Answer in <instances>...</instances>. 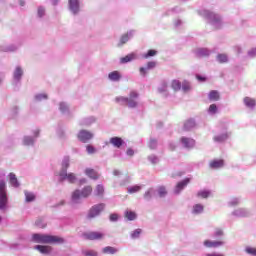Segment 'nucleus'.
<instances>
[{
  "label": "nucleus",
  "instance_id": "nucleus-9",
  "mask_svg": "<svg viewBox=\"0 0 256 256\" xmlns=\"http://www.w3.org/2000/svg\"><path fill=\"white\" fill-rule=\"evenodd\" d=\"M180 141L186 149H193L195 147V139L182 137Z\"/></svg>",
  "mask_w": 256,
  "mask_h": 256
},
{
  "label": "nucleus",
  "instance_id": "nucleus-20",
  "mask_svg": "<svg viewBox=\"0 0 256 256\" xmlns=\"http://www.w3.org/2000/svg\"><path fill=\"white\" fill-rule=\"evenodd\" d=\"M244 104L246 105V107L253 109V107H255V105H256V100L251 97H245Z\"/></svg>",
  "mask_w": 256,
  "mask_h": 256
},
{
  "label": "nucleus",
  "instance_id": "nucleus-46",
  "mask_svg": "<svg viewBox=\"0 0 256 256\" xmlns=\"http://www.w3.org/2000/svg\"><path fill=\"white\" fill-rule=\"evenodd\" d=\"M209 113H217V104H211L208 109Z\"/></svg>",
  "mask_w": 256,
  "mask_h": 256
},
{
  "label": "nucleus",
  "instance_id": "nucleus-4",
  "mask_svg": "<svg viewBox=\"0 0 256 256\" xmlns=\"http://www.w3.org/2000/svg\"><path fill=\"white\" fill-rule=\"evenodd\" d=\"M103 211H105V203L93 205L88 212V219H95V217H99Z\"/></svg>",
  "mask_w": 256,
  "mask_h": 256
},
{
  "label": "nucleus",
  "instance_id": "nucleus-34",
  "mask_svg": "<svg viewBox=\"0 0 256 256\" xmlns=\"http://www.w3.org/2000/svg\"><path fill=\"white\" fill-rule=\"evenodd\" d=\"M141 233H143V230H141V228H138V229L134 230L131 233L132 239H139V236L141 235Z\"/></svg>",
  "mask_w": 256,
  "mask_h": 256
},
{
  "label": "nucleus",
  "instance_id": "nucleus-5",
  "mask_svg": "<svg viewBox=\"0 0 256 256\" xmlns=\"http://www.w3.org/2000/svg\"><path fill=\"white\" fill-rule=\"evenodd\" d=\"M5 181H0V209H5L7 206V190Z\"/></svg>",
  "mask_w": 256,
  "mask_h": 256
},
{
  "label": "nucleus",
  "instance_id": "nucleus-10",
  "mask_svg": "<svg viewBox=\"0 0 256 256\" xmlns=\"http://www.w3.org/2000/svg\"><path fill=\"white\" fill-rule=\"evenodd\" d=\"M110 143L111 145H113V147H116V149H121L123 143H125L123 141V138L121 137H112L110 138Z\"/></svg>",
  "mask_w": 256,
  "mask_h": 256
},
{
  "label": "nucleus",
  "instance_id": "nucleus-60",
  "mask_svg": "<svg viewBox=\"0 0 256 256\" xmlns=\"http://www.w3.org/2000/svg\"><path fill=\"white\" fill-rule=\"evenodd\" d=\"M208 17H209L210 19H213V17H215V14L209 13V14H208Z\"/></svg>",
  "mask_w": 256,
  "mask_h": 256
},
{
  "label": "nucleus",
  "instance_id": "nucleus-42",
  "mask_svg": "<svg viewBox=\"0 0 256 256\" xmlns=\"http://www.w3.org/2000/svg\"><path fill=\"white\" fill-rule=\"evenodd\" d=\"M141 191V186H133L128 188V193H137Z\"/></svg>",
  "mask_w": 256,
  "mask_h": 256
},
{
  "label": "nucleus",
  "instance_id": "nucleus-64",
  "mask_svg": "<svg viewBox=\"0 0 256 256\" xmlns=\"http://www.w3.org/2000/svg\"><path fill=\"white\" fill-rule=\"evenodd\" d=\"M20 5H25V3L24 2H20Z\"/></svg>",
  "mask_w": 256,
  "mask_h": 256
},
{
  "label": "nucleus",
  "instance_id": "nucleus-58",
  "mask_svg": "<svg viewBox=\"0 0 256 256\" xmlns=\"http://www.w3.org/2000/svg\"><path fill=\"white\" fill-rule=\"evenodd\" d=\"M160 92L167 91V83H163V89H159Z\"/></svg>",
  "mask_w": 256,
  "mask_h": 256
},
{
  "label": "nucleus",
  "instance_id": "nucleus-24",
  "mask_svg": "<svg viewBox=\"0 0 256 256\" xmlns=\"http://www.w3.org/2000/svg\"><path fill=\"white\" fill-rule=\"evenodd\" d=\"M204 206L202 204H195L193 206V210H192V213L194 215H199L200 213H202L204 211Z\"/></svg>",
  "mask_w": 256,
  "mask_h": 256
},
{
  "label": "nucleus",
  "instance_id": "nucleus-50",
  "mask_svg": "<svg viewBox=\"0 0 256 256\" xmlns=\"http://www.w3.org/2000/svg\"><path fill=\"white\" fill-rule=\"evenodd\" d=\"M86 150H87V152H88L89 154L95 153V147H93V146H91V145H88V146L86 147Z\"/></svg>",
  "mask_w": 256,
  "mask_h": 256
},
{
  "label": "nucleus",
  "instance_id": "nucleus-36",
  "mask_svg": "<svg viewBox=\"0 0 256 256\" xmlns=\"http://www.w3.org/2000/svg\"><path fill=\"white\" fill-rule=\"evenodd\" d=\"M148 147L149 149H157V140L155 138L150 139Z\"/></svg>",
  "mask_w": 256,
  "mask_h": 256
},
{
  "label": "nucleus",
  "instance_id": "nucleus-41",
  "mask_svg": "<svg viewBox=\"0 0 256 256\" xmlns=\"http://www.w3.org/2000/svg\"><path fill=\"white\" fill-rule=\"evenodd\" d=\"M199 57H207L209 55V50L207 49H200L198 51Z\"/></svg>",
  "mask_w": 256,
  "mask_h": 256
},
{
  "label": "nucleus",
  "instance_id": "nucleus-39",
  "mask_svg": "<svg viewBox=\"0 0 256 256\" xmlns=\"http://www.w3.org/2000/svg\"><path fill=\"white\" fill-rule=\"evenodd\" d=\"M246 253H248V255H253V256H256V248L254 247H246L245 249Z\"/></svg>",
  "mask_w": 256,
  "mask_h": 256
},
{
  "label": "nucleus",
  "instance_id": "nucleus-47",
  "mask_svg": "<svg viewBox=\"0 0 256 256\" xmlns=\"http://www.w3.org/2000/svg\"><path fill=\"white\" fill-rule=\"evenodd\" d=\"M152 195H153V189H149L148 191L145 192L144 198L151 199Z\"/></svg>",
  "mask_w": 256,
  "mask_h": 256
},
{
  "label": "nucleus",
  "instance_id": "nucleus-48",
  "mask_svg": "<svg viewBox=\"0 0 256 256\" xmlns=\"http://www.w3.org/2000/svg\"><path fill=\"white\" fill-rule=\"evenodd\" d=\"M24 145H33V138L25 137L24 138Z\"/></svg>",
  "mask_w": 256,
  "mask_h": 256
},
{
  "label": "nucleus",
  "instance_id": "nucleus-13",
  "mask_svg": "<svg viewBox=\"0 0 256 256\" xmlns=\"http://www.w3.org/2000/svg\"><path fill=\"white\" fill-rule=\"evenodd\" d=\"M35 249H37V251L42 253V255H49V253L53 251V248H51V246H43V245H37L35 246Z\"/></svg>",
  "mask_w": 256,
  "mask_h": 256
},
{
  "label": "nucleus",
  "instance_id": "nucleus-25",
  "mask_svg": "<svg viewBox=\"0 0 256 256\" xmlns=\"http://www.w3.org/2000/svg\"><path fill=\"white\" fill-rule=\"evenodd\" d=\"M10 184L12 187H19V180H17V176L13 173L9 174Z\"/></svg>",
  "mask_w": 256,
  "mask_h": 256
},
{
  "label": "nucleus",
  "instance_id": "nucleus-55",
  "mask_svg": "<svg viewBox=\"0 0 256 256\" xmlns=\"http://www.w3.org/2000/svg\"><path fill=\"white\" fill-rule=\"evenodd\" d=\"M60 111H62V113H65V111H67V106L65 103H60Z\"/></svg>",
  "mask_w": 256,
  "mask_h": 256
},
{
  "label": "nucleus",
  "instance_id": "nucleus-12",
  "mask_svg": "<svg viewBox=\"0 0 256 256\" xmlns=\"http://www.w3.org/2000/svg\"><path fill=\"white\" fill-rule=\"evenodd\" d=\"M69 9L72 13H79V0H69Z\"/></svg>",
  "mask_w": 256,
  "mask_h": 256
},
{
  "label": "nucleus",
  "instance_id": "nucleus-37",
  "mask_svg": "<svg viewBox=\"0 0 256 256\" xmlns=\"http://www.w3.org/2000/svg\"><path fill=\"white\" fill-rule=\"evenodd\" d=\"M157 55V50H148L146 54H144V59H149V57H155Z\"/></svg>",
  "mask_w": 256,
  "mask_h": 256
},
{
  "label": "nucleus",
  "instance_id": "nucleus-6",
  "mask_svg": "<svg viewBox=\"0 0 256 256\" xmlns=\"http://www.w3.org/2000/svg\"><path fill=\"white\" fill-rule=\"evenodd\" d=\"M84 239H87L88 241H101L103 237H105V234L102 232H86L83 234Z\"/></svg>",
  "mask_w": 256,
  "mask_h": 256
},
{
  "label": "nucleus",
  "instance_id": "nucleus-33",
  "mask_svg": "<svg viewBox=\"0 0 256 256\" xmlns=\"http://www.w3.org/2000/svg\"><path fill=\"white\" fill-rule=\"evenodd\" d=\"M157 191L159 197H165L167 195V188L165 186H159Z\"/></svg>",
  "mask_w": 256,
  "mask_h": 256
},
{
  "label": "nucleus",
  "instance_id": "nucleus-54",
  "mask_svg": "<svg viewBox=\"0 0 256 256\" xmlns=\"http://www.w3.org/2000/svg\"><path fill=\"white\" fill-rule=\"evenodd\" d=\"M37 101H41V99H47V95L46 94H39L36 96Z\"/></svg>",
  "mask_w": 256,
  "mask_h": 256
},
{
  "label": "nucleus",
  "instance_id": "nucleus-22",
  "mask_svg": "<svg viewBox=\"0 0 256 256\" xmlns=\"http://www.w3.org/2000/svg\"><path fill=\"white\" fill-rule=\"evenodd\" d=\"M108 79H110V81H119L121 79V74L119 71H113L109 73Z\"/></svg>",
  "mask_w": 256,
  "mask_h": 256
},
{
  "label": "nucleus",
  "instance_id": "nucleus-59",
  "mask_svg": "<svg viewBox=\"0 0 256 256\" xmlns=\"http://www.w3.org/2000/svg\"><path fill=\"white\" fill-rule=\"evenodd\" d=\"M206 256H223V254H207Z\"/></svg>",
  "mask_w": 256,
  "mask_h": 256
},
{
  "label": "nucleus",
  "instance_id": "nucleus-17",
  "mask_svg": "<svg viewBox=\"0 0 256 256\" xmlns=\"http://www.w3.org/2000/svg\"><path fill=\"white\" fill-rule=\"evenodd\" d=\"M67 169H69V158H65L62 162V170L59 173V176L67 175Z\"/></svg>",
  "mask_w": 256,
  "mask_h": 256
},
{
  "label": "nucleus",
  "instance_id": "nucleus-63",
  "mask_svg": "<svg viewBox=\"0 0 256 256\" xmlns=\"http://www.w3.org/2000/svg\"><path fill=\"white\" fill-rule=\"evenodd\" d=\"M153 163H157V158H154V161H153Z\"/></svg>",
  "mask_w": 256,
  "mask_h": 256
},
{
  "label": "nucleus",
  "instance_id": "nucleus-61",
  "mask_svg": "<svg viewBox=\"0 0 256 256\" xmlns=\"http://www.w3.org/2000/svg\"><path fill=\"white\" fill-rule=\"evenodd\" d=\"M251 55H256V48L250 52Z\"/></svg>",
  "mask_w": 256,
  "mask_h": 256
},
{
  "label": "nucleus",
  "instance_id": "nucleus-27",
  "mask_svg": "<svg viewBox=\"0 0 256 256\" xmlns=\"http://www.w3.org/2000/svg\"><path fill=\"white\" fill-rule=\"evenodd\" d=\"M61 179H67L70 183H75L77 177L75 176V174L73 173H70V174H67L66 172V175H63V176H60Z\"/></svg>",
  "mask_w": 256,
  "mask_h": 256
},
{
  "label": "nucleus",
  "instance_id": "nucleus-7",
  "mask_svg": "<svg viewBox=\"0 0 256 256\" xmlns=\"http://www.w3.org/2000/svg\"><path fill=\"white\" fill-rule=\"evenodd\" d=\"M77 137L82 143H88L91 141V139H93V133L87 130H80Z\"/></svg>",
  "mask_w": 256,
  "mask_h": 256
},
{
  "label": "nucleus",
  "instance_id": "nucleus-49",
  "mask_svg": "<svg viewBox=\"0 0 256 256\" xmlns=\"http://www.w3.org/2000/svg\"><path fill=\"white\" fill-rule=\"evenodd\" d=\"M85 256H97V252L95 250H88L84 252Z\"/></svg>",
  "mask_w": 256,
  "mask_h": 256
},
{
  "label": "nucleus",
  "instance_id": "nucleus-8",
  "mask_svg": "<svg viewBox=\"0 0 256 256\" xmlns=\"http://www.w3.org/2000/svg\"><path fill=\"white\" fill-rule=\"evenodd\" d=\"M225 242H223L222 240H205L204 241V247H207L208 249L211 248H217V247H221V245H224Z\"/></svg>",
  "mask_w": 256,
  "mask_h": 256
},
{
  "label": "nucleus",
  "instance_id": "nucleus-43",
  "mask_svg": "<svg viewBox=\"0 0 256 256\" xmlns=\"http://www.w3.org/2000/svg\"><path fill=\"white\" fill-rule=\"evenodd\" d=\"M223 235H224L223 229H220V228L215 229V232H214L215 237H223Z\"/></svg>",
  "mask_w": 256,
  "mask_h": 256
},
{
  "label": "nucleus",
  "instance_id": "nucleus-38",
  "mask_svg": "<svg viewBox=\"0 0 256 256\" xmlns=\"http://www.w3.org/2000/svg\"><path fill=\"white\" fill-rule=\"evenodd\" d=\"M182 90L184 93H187V91H191V84H189V82H183Z\"/></svg>",
  "mask_w": 256,
  "mask_h": 256
},
{
  "label": "nucleus",
  "instance_id": "nucleus-62",
  "mask_svg": "<svg viewBox=\"0 0 256 256\" xmlns=\"http://www.w3.org/2000/svg\"><path fill=\"white\" fill-rule=\"evenodd\" d=\"M114 175H120V172L117 171V170H115V171H114Z\"/></svg>",
  "mask_w": 256,
  "mask_h": 256
},
{
  "label": "nucleus",
  "instance_id": "nucleus-23",
  "mask_svg": "<svg viewBox=\"0 0 256 256\" xmlns=\"http://www.w3.org/2000/svg\"><path fill=\"white\" fill-rule=\"evenodd\" d=\"M195 125V120L189 119L184 123V129L185 131H191V129H194Z\"/></svg>",
  "mask_w": 256,
  "mask_h": 256
},
{
  "label": "nucleus",
  "instance_id": "nucleus-53",
  "mask_svg": "<svg viewBox=\"0 0 256 256\" xmlns=\"http://www.w3.org/2000/svg\"><path fill=\"white\" fill-rule=\"evenodd\" d=\"M139 71H140V75H142L143 77L147 75V68L141 67Z\"/></svg>",
  "mask_w": 256,
  "mask_h": 256
},
{
  "label": "nucleus",
  "instance_id": "nucleus-52",
  "mask_svg": "<svg viewBox=\"0 0 256 256\" xmlns=\"http://www.w3.org/2000/svg\"><path fill=\"white\" fill-rule=\"evenodd\" d=\"M43 15H45V8L39 7L38 8V16L43 17Z\"/></svg>",
  "mask_w": 256,
  "mask_h": 256
},
{
  "label": "nucleus",
  "instance_id": "nucleus-11",
  "mask_svg": "<svg viewBox=\"0 0 256 256\" xmlns=\"http://www.w3.org/2000/svg\"><path fill=\"white\" fill-rule=\"evenodd\" d=\"M190 182V178H185L181 182H178L176 185V193H179L180 191H182V189H185V187H187V185H189Z\"/></svg>",
  "mask_w": 256,
  "mask_h": 256
},
{
  "label": "nucleus",
  "instance_id": "nucleus-21",
  "mask_svg": "<svg viewBox=\"0 0 256 256\" xmlns=\"http://www.w3.org/2000/svg\"><path fill=\"white\" fill-rule=\"evenodd\" d=\"M227 139H229V134L225 133V134H221L219 136H215L213 138V140L216 142V143H224V141H227Z\"/></svg>",
  "mask_w": 256,
  "mask_h": 256
},
{
  "label": "nucleus",
  "instance_id": "nucleus-35",
  "mask_svg": "<svg viewBox=\"0 0 256 256\" xmlns=\"http://www.w3.org/2000/svg\"><path fill=\"white\" fill-rule=\"evenodd\" d=\"M26 201L31 203V201H35V194L31 192H25Z\"/></svg>",
  "mask_w": 256,
  "mask_h": 256
},
{
  "label": "nucleus",
  "instance_id": "nucleus-19",
  "mask_svg": "<svg viewBox=\"0 0 256 256\" xmlns=\"http://www.w3.org/2000/svg\"><path fill=\"white\" fill-rule=\"evenodd\" d=\"M117 251H118L117 248L112 246H106L102 249V253H104L105 255H115Z\"/></svg>",
  "mask_w": 256,
  "mask_h": 256
},
{
  "label": "nucleus",
  "instance_id": "nucleus-3",
  "mask_svg": "<svg viewBox=\"0 0 256 256\" xmlns=\"http://www.w3.org/2000/svg\"><path fill=\"white\" fill-rule=\"evenodd\" d=\"M91 193H93V187L91 186H86L84 187L81 191L80 190H75L72 193V201L74 203H77L79 199H87V197H90Z\"/></svg>",
  "mask_w": 256,
  "mask_h": 256
},
{
  "label": "nucleus",
  "instance_id": "nucleus-44",
  "mask_svg": "<svg viewBox=\"0 0 256 256\" xmlns=\"http://www.w3.org/2000/svg\"><path fill=\"white\" fill-rule=\"evenodd\" d=\"M127 41H129V35L124 34L121 39H120V45H125V43H127Z\"/></svg>",
  "mask_w": 256,
  "mask_h": 256
},
{
  "label": "nucleus",
  "instance_id": "nucleus-2",
  "mask_svg": "<svg viewBox=\"0 0 256 256\" xmlns=\"http://www.w3.org/2000/svg\"><path fill=\"white\" fill-rule=\"evenodd\" d=\"M137 97H139V93H137L136 91H131L129 94V97H117L115 99L116 103H120V105H127L130 108H135L137 107V101H135V99H137Z\"/></svg>",
  "mask_w": 256,
  "mask_h": 256
},
{
  "label": "nucleus",
  "instance_id": "nucleus-40",
  "mask_svg": "<svg viewBox=\"0 0 256 256\" xmlns=\"http://www.w3.org/2000/svg\"><path fill=\"white\" fill-rule=\"evenodd\" d=\"M155 67H157V62H155V61H150L146 65L147 71H149L151 69H155Z\"/></svg>",
  "mask_w": 256,
  "mask_h": 256
},
{
  "label": "nucleus",
  "instance_id": "nucleus-16",
  "mask_svg": "<svg viewBox=\"0 0 256 256\" xmlns=\"http://www.w3.org/2000/svg\"><path fill=\"white\" fill-rule=\"evenodd\" d=\"M105 195V187L103 185L98 184L94 189V196L102 198Z\"/></svg>",
  "mask_w": 256,
  "mask_h": 256
},
{
  "label": "nucleus",
  "instance_id": "nucleus-28",
  "mask_svg": "<svg viewBox=\"0 0 256 256\" xmlns=\"http://www.w3.org/2000/svg\"><path fill=\"white\" fill-rule=\"evenodd\" d=\"M23 77V69L21 67H17L14 71V79L19 81Z\"/></svg>",
  "mask_w": 256,
  "mask_h": 256
},
{
  "label": "nucleus",
  "instance_id": "nucleus-56",
  "mask_svg": "<svg viewBox=\"0 0 256 256\" xmlns=\"http://www.w3.org/2000/svg\"><path fill=\"white\" fill-rule=\"evenodd\" d=\"M126 153L129 157H133V155H135V151H133V149L131 148H128Z\"/></svg>",
  "mask_w": 256,
  "mask_h": 256
},
{
  "label": "nucleus",
  "instance_id": "nucleus-31",
  "mask_svg": "<svg viewBox=\"0 0 256 256\" xmlns=\"http://www.w3.org/2000/svg\"><path fill=\"white\" fill-rule=\"evenodd\" d=\"M217 61L219 63H227L229 61V58L227 57L226 54H218L217 55Z\"/></svg>",
  "mask_w": 256,
  "mask_h": 256
},
{
  "label": "nucleus",
  "instance_id": "nucleus-32",
  "mask_svg": "<svg viewBox=\"0 0 256 256\" xmlns=\"http://www.w3.org/2000/svg\"><path fill=\"white\" fill-rule=\"evenodd\" d=\"M171 87L174 91H179L181 90V82L179 80H173Z\"/></svg>",
  "mask_w": 256,
  "mask_h": 256
},
{
  "label": "nucleus",
  "instance_id": "nucleus-1",
  "mask_svg": "<svg viewBox=\"0 0 256 256\" xmlns=\"http://www.w3.org/2000/svg\"><path fill=\"white\" fill-rule=\"evenodd\" d=\"M32 239L35 241V243H65V240L59 236H51L45 234H33Z\"/></svg>",
  "mask_w": 256,
  "mask_h": 256
},
{
  "label": "nucleus",
  "instance_id": "nucleus-15",
  "mask_svg": "<svg viewBox=\"0 0 256 256\" xmlns=\"http://www.w3.org/2000/svg\"><path fill=\"white\" fill-rule=\"evenodd\" d=\"M85 174L90 179H94V180L99 179V173L97 171H95V169H93V168H87L85 170Z\"/></svg>",
  "mask_w": 256,
  "mask_h": 256
},
{
  "label": "nucleus",
  "instance_id": "nucleus-57",
  "mask_svg": "<svg viewBox=\"0 0 256 256\" xmlns=\"http://www.w3.org/2000/svg\"><path fill=\"white\" fill-rule=\"evenodd\" d=\"M196 79H198V81H207V78L203 77V76H196Z\"/></svg>",
  "mask_w": 256,
  "mask_h": 256
},
{
  "label": "nucleus",
  "instance_id": "nucleus-29",
  "mask_svg": "<svg viewBox=\"0 0 256 256\" xmlns=\"http://www.w3.org/2000/svg\"><path fill=\"white\" fill-rule=\"evenodd\" d=\"M125 217L128 221H135V219H137V214L133 211H126Z\"/></svg>",
  "mask_w": 256,
  "mask_h": 256
},
{
  "label": "nucleus",
  "instance_id": "nucleus-30",
  "mask_svg": "<svg viewBox=\"0 0 256 256\" xmlns=\"http://www.w3.org/2000/svg\"><path fill=\"white\" fill-rule=\"evenodd\" d=\"M135 59V54H128L120 59V63H129Z\"/></svg>",
  "mask_w": 256,
  "mask_h": 256
},
{
  "label": "nucleus",
  "instance_id": "nucleus-26",
  "mask_svg": "<svg viewBox=\"0 0 256 256\" xmlns=\"http://www.w3.org/2000/svg\"><path fill=\"white\" fill-rule=\"evenodd\" d=\"M197 197H200L201 199H207V198L211 197V191L201 190L197 193Z\"/></svg>",
  "mask_w": 256,
  "mask_h": 256
},
{
  "label": "nucleus",
  "instance_id": "nucleus-14",
  "mask_svg": "<svg viewBox=\"0 0 256 256\" xmlns=\"http://www.w3.org/2000/svg\"><path fill=\"white\" fill-rule=\"evenodd\" d=\"M209 165L210 169H220V167H223L225 165V162L223 161V159L212 160Z\"/></svg>",
  "mask_w": 256,
  "mask_h": 256
},
{
  "label": "nucleus",
  "instance_id": "nucleus-45",
  "mask_svg": "<svg viewBox=\"0 0 256 256\" xmlns=\"http://www.w3.org/2000/svg\"><path fill=\"white\" fill-rule=\"evenodd\" d=\"M36 225L40 228V229H45L47 227V224L43 223V220L38 219L36 221Z\"/></svg>",
  "mask_w": 256,
  "mask_h": 256
},
{
  "label": "nucleus",
  "instance_id": "nucleus-51",
  "mask_svg": "<svg viewBox=\"0 0 256 256\" xmlns=\"http://www.w3.org/2000/svg\"><path fill=\"white\" fill-rule=\"evenodd\" d=\"M110 221H117L119 219V215L118 214H110L109 216Z\"/></svg>",
  "mask_w": 256,
  "mask_h": 256
},
{
  "label": "nucleus",
  "instance_id": "nucleus-18",
  "mask_svg": "<svg viewBox=\"0 0 256 256\" xmlns=\"http://www.w3.org/2000/svg\"><path fill=\"white\" fill-rule=\"evenodd\" d=\"M220 98L221 96L219 95V92L217 90H212L208 94V99L210 101H219Z\"/></svg>",
  "mask_w": 256,
  "mask_h": 256
}]
</instances>
